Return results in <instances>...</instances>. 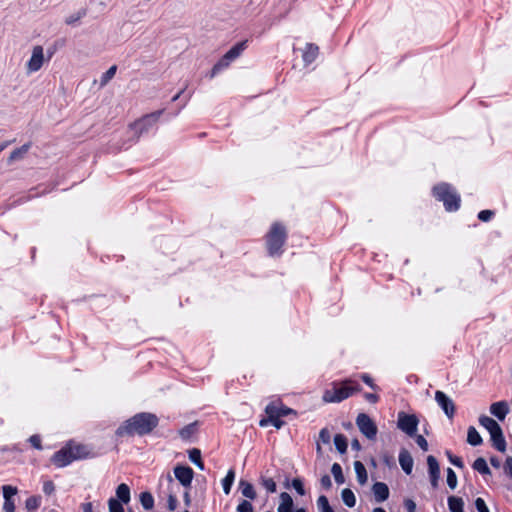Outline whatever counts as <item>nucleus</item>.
Instances as JSON below:
<instances>
[{"instance_id": "1", "label": "nucleus", "mask_w": 512, "mask_h": 512, "mask_svg": "<svg viewBox=\"0 0 512 512\" xmlns=\"http://www.w3.org/2000/svg\"><path fill=\"white\" fill-rule=\"evenodd\" d=\"M158 425V417L152 413H138L118 427V436L145 435L150 433Z\"/></svg>"}, {"instance_id": "2", "label": "nucleus", "mask_w": 512, "mask_h": 512, "mask_svg": "<svg viewBox=\"0 0 512 512\" xmlns=\"http://www.w3.org/2000/svg\"><path fill=\"white\" fill-rule=\"evenodd\" d=\"M89 454L90 452L87 446L82 444L69 443L52 456L51 462L55 466L62 468L75 460L88 457Z\"/></svg>"}, {"instance_id": "3", "label": "nucleus", "mask_w": 512, "mask_h": 512, "mask_svg": "<svg viewBox=\"0 0 512 512\" xmlns=\"http://www.w3.org/2000/svg\"><path fill=\"white\" fill-rule=\"evenodd\" d=\"M360 390V385L351 379L342 381L340 385L333 382L332 388L324 391L322 399L326 403H339Z\"/></svg>"}, {"instance_id": "4", "label": "nucleus", "mask_w": 512, "mask_h": 512, "mask_svg": "<svg viewBox=\"0 0 512 512\" xmlns=\"http://www.w3.org/2000/svg\"><path fill=\"white\" fill-rule=\"evenodd\" d=\"M433 194L437 200L443 202L447 211H456L460 207V196L455 189L446 183H441L433 188Z\"/></svg>"}, {"instance_id": "5", "label": "nucleus", "mask_w": 512, "mask_h": 512, "mask_svg": "<svg viewBox=\"0 0 512 512\" xmlns=\"http://www.w3.org/2000/svg\"><path fill=\"white\" fill-rule=\"evenodd\" d=\"M286 236V229L282 224L276 222L271 226L266 236L267 249L271 256L281 254V248L285 243Z\"/></svg>"}, {"instance_id": "6", "label": "nucleus", "mask_w": 512, "mask_h": 512, "mask_svg": "<svg viewBox=\"0 0 512 512\" xmlns=\"http://www.w3.org/2000/svg\"><path fill=\"white\" fill-rule=\"evenodd\" d=\"M52 54L45 58L44 48L41 45H35L32 48L31 56L25 64V70L27 74L38 72L45 62H48Z\"/></svg>"}, {"instance_id": "7", "label": "nucleus", "mask_w": 512, "mask_h": 512, "mask_svg": "<svg viewBox=\"0 0 512 512\" xmlns=\"http://www.w3.org/2000/svg\"><path fill=\"white\" fill-rule=\"evenodd\" d=\"M161 114H162V111H157V112H153L151 114H147L144 117H142L141 119L130 124L129 127L138 138L140 135L147 132L152 126H154L157 123Z\"/></svg>"}, {"instance_id": "8", "label": "nucleus", "mask_w": 512, "mask_h": 512, "mask_svg": "<svg viewBox=\"0 0 512 512\" xmlns=\"http://www.w3.org/2000/svg\"><path fill=\"white\" fill-rule=\"evenodd\" d=\"M419 420L414 414H406L405 412H399L397 418V427L406 433L410 437H414L417 428H418Z\"/></svg>"}, {"instance_id": "9", "label": "nucleus", "mask_w": 512, "mask_h": 512, "mask_svg": "<svg viewBox=\"0 0 512 512\" xmlns=\"http://www.w3.org/2000/svg\"><path fill=\"white\" fill-rule=\"evenodd\" d=\"M356 424L360 432L368 439L376 438L378 429L374 421L365 413H360L356 418Z\"/></svg>"}, {"instance_id": "10", "label": "nucleus", "mask_w": 512, "mask_h": 512, "mask_svg": "<svg viewBox=\"0 0 512 512\" xmlns=\"http://www.w3.org/2000/svg\"><path fill=\"white\" fill-rule=\"evenodd\" d=\"M435 400L448 418L451 419L454 417L455 405L451 398H449L444 392L438 390L435 392Z\"/></svg>"}, {"instance_id": "11", "label": "nucleus", "mask_w": 512, "mask_h": 512, "mask_svg": "<svg viewBox=\"0 0 512 512\" xmlns=\"http://www.w3.org/2000/svg\"><path fill=\"white\" fill-rule=\"evenodd\" d=\"M176 479L184 486L189 487L193 480L194 472L189 466L178 465L174 468Z\"/></svg>"}, {"instance_id": "12", "label": "nucleus", "mask_w": 512, "mask_h": 512, "mask_svg": "<svg viewBox=\"0 0 512 512\" xmlns=\"http://www.w3.org/2000/svg\"><path fill=\"white\" fill-rule=\"evenodd\" d=\"M490 413L499 420H504L509 413V406L506 401L494 402L490 406Z\"/></svg>"}, {"instance_id": "13", "label": "nucleus", "mask_w": 512, "mask_h": 512, "mask_svg": "<svg viewBox=\"0 0 512 512\" xmlns=\"http://www.w3.org/2000/svg\"><path fill=\"white\" fill-rule=\"evenodd\" d=\"M491 441L493 446L500 452L506 451V441L502 432L501 427L499 426L497 429L493 430L490 433Z\"/></svg>"}, {"instance_id": "14", "label": "nucleus", "mask_w": 512, "mask_h": 512, "mask_svg": "<svg viewBox=\"0 0 512 512\" xmlns=\"http://www.w3.org/2000/svg\"><path fill=\"white\" fill-rule=\"evenodd\" d=\"M372 492L374 494L375 500L379 503L387 500L389 497V488L387 484L383 482H376L372 486Z\"/></svg>"}, {"instance_id": "15", "label": "nucleus", "mask_w": 512, "mask_h": 512, "mask_svg": "<svg viewBox=\"0 0 512 512\" xmlns=\"http://www.w3.org/2000/svg\"><path fill=\"white\" fill-rule=\"evenodd\" d=\"M413 463L411 454L406 449H402L399 453V464L406 474H411Z\"/></svg>"}, {"instance_id": "16", "label": "nucleus", "mask_w": 512, "mask_h": 512, "mask_svg": "<svg viewBox=\"0 0 512 512\" xmlns=\"http://www.w3.org/2000/svg\"><path fill=\"white\" fill-rule=\"evenodd\" d=\"M280 503L277 512H293V499L287 492H282L279 496Z\"/></svg>"}, {"instance_id": "17", "label": "nucleus", "mask_w": 512, "mask_h": 512, "mask_svg": "<svg viewBox=\"0 0 512 512\" xmlns=\"http://www.w3.org/2000/svg\"><path fill=\"white\" fill-rule=\"evenodd\" d=\"M247 47V41H242L236 45H234L230 50H228L224 56L226 57V59H228L230 62H232L233 60H235L236 58H238L242 52L246 49Z\"/></svg>"}, {"instance_id": "18", "label": "nucleus", "mask_w": 512, "mask_h": 512, "mask_svg": "<svg viewBox=\"0 0 512 512\" xmlns=\"http://www.w3.org/2000/svg\"><path fill=\"white\" fill-rule=\"evenodd\" d=\"M30 147H31V144L26 143V144L22 145L21 147L13 150L8 157V163H12L14 161L23 159L24 156L29 151Z\"/></svg>"}, {"instance_id": "19", "label": "nucleus", "mask_w": 512, "mask_h": 512, "mask_svg": "<svg viewBox=\"0 0 512 512\" xmlns=\"http://www.w3.org/2000/svg\"><path fill=\"white\" fill-rule=\"evenodd\" d=\"M116 496L118 498V501L121 503L127 504L129 503L131 496H130V488L127 484L121 483L116 488Z\"/></svg>"}, {"instance_id": "20", "label": "nucleus", "mask_w": 512, "mask_h": 512, "mask_svg": "<svg viewBox=\"0 0 512 512\" xmlns=\"http://www.w3.org/2000/svg\"><path fill=\"white\" fill-rule=\"evenodd\" d=\"M319 48L315 44H307L305 51L303 53V60L306 64L312 63L317 55H318Z\"/></svg>"}, {"instance_id": "21", "label": "nucleus", "mask_w": 512, "mask_h": 512, "mask_svg": "<svg viewBox=\"0 0 512 512\" xmlns=\"http://www.w3.org/2000/svg\"><path fill=\"white\" fill-rule=\"evenodd\" d=\"M273 409L274 403H270L266 406L265 412L269 416L270 423L277 429H280L284 425V422L277 417V414H275L276 412Z\"/></svg>"}, {"instance_id": "22", "label": "nucleus", "mask_w": 512, "mask_h": 512, "mask_svg": "<svg viewBox=\"0 0 512 512\" xmlns=\"http://www.w3.org/2000/svg\"><path fill=\"white\" fill-rule=\"evenodd\" d=\"M354 469L359 484L364 485L368 480V475L365 466L360 461L354 462Z\"/></svg>"}, {"instance_id": "23", "label": "nucleus", "mask_w": 512, "mask_h": 512, "mask_svg": "<svg viewBox=\"0 0 512 512\" xmlns=\"http://www.w3.org/2000/svg\"><path fill=\"white\" fill-rule=\"evenodd\" d=\"M241 493L248 499L254 500L256 498V492L253 485L245 480H241L239 483Z\"/></svg>"}, {"instance_id": "24", "label": "nucleus", "mask_w": 512, "mask_h": 512, "mask_svg": "<svg viewBox=\"0 0 512 512\" xmlns=\"http://www.w3.org/2000/svg\"><path fill=\"white\" fill-rule=\"evenodd\" d=\"M482 437L475 427L470 426L467 432V442L472 446H478L482 443Z\"/></svg>"}, {"instance_id": "25", "label": "nucleus", "mask_w": 512, "mask_h": 512, "mask_svg": "<svg viewBox=\"0 0 512 512\" xmlns=\"http://www.w3.org/2000/svg\"><path fill=\"white\" fill-rule=\"evenodd\" d=\"M448 507L451 512H464V502L460 497L450 496L448 498Z\"/></svg>"}, {"instance_id": "26", "label": "nucleus", "mask_w": 512, "mask_h": 512, "mask_svg": "<svg viewBox=\"0 0 512 512\" xmlns=\"http://www.w3.org/2000/svg\"><path fill=\"white\" fill-rule=\"evenodd\" d=\"M479 423L489 432V434L500 426L494 419L486 415L479 417Z\"/></svg>"}, {"instance_id": "27", "label": "nucleus", "mask_w": 512, "mask_h": 512, "mask_svg": "<svg viewBox=\"0 0 512 512\" xmlns=\"http://www.w3.org/2000/svg\"><path fill=\"white\" fill-rule=\"evenodd\" d=\"M341 498H342V501L344 502V504L349 508L354 507L356 504V497H355L353 491L349 488H345L342 490Z\"/></svg>"}, {"instance_id": "28", "label": "nucleus", "mask_w": 512, "mask_h": 512, "mask_svg": "<svg viewBox=\"0 0 512 512\" xmlns=\"http://www.w3.org/2000/svg\"><path fill=\"white\" fill-rule=\"evenodd\" d=\"M234 479H235V471L233 469H230L227 472L226 476L222 480L223 491L226 495H228L230 493Z\"/></svg>"}, {"instance_id": "29", "label": "nucleus", "mask_w": 512, "mask_h": 512, "mask_svg": "<svg viewBox=\"0 0 512 512\" xmlns=\"http://www.w3.org/2000/svg\"><path fill=\"white\" fill-rule=\"evenodd\" d=\"M140 503L145 510H151L154 507V498L148 491L140 494Z\"/></svg>"}, {"instance_id": "30", "label": "nucleus", "mask_w": 512, "mask_h": 512, "mask_svg": "<svg viewBox=\"0 0 512 512\" xmlns=\"http://www.w3.org/2000/svg\"><path fill=\"white\" fill-rule=\"evenodd\" d=\"M473 469L483 475H487V474L491 473L486 460L482 457H479L474 461Z\"/></svg>"}, {"instance_id": "31", "label": "nucleus", "mask_w": 512, "mask_h": 512, "mask_svg": "<svg viewBox=\"0 0 512 512\" xmlns=\"http://www.w3.org/2000/svg\"><path fill=\"white\" fill-rule=\"evenodd\" d=\"M334 444L339 453L343 454L347 451V439L343 434H336Z\"/></svg>"}, {"instance_id": "32", "label": "nucleus", "mask_w": 512, "mask_h": 512, "mask_svg": "<svg viewBox=\"0 0 512 512\" xmlns=\"http://www.w3.org/2000/svg\"><path fill=\"white\" fill-rule=\"evenodd\" d=\"M189 459L193 462L199 469L204 470V464L201 459V452L199 449L193 448L189 451Z\"/></svg>"}, {"instance_id": "33", "label": "nucleus", "mask_w": 512, "mask_h": 512, "mask_svg": "<svg viewBox=\"0 0 512 512\" xmlns=\"http://www.w3.org/2000/svg\"><path fill=\"white\" fill-rule=\"evenodd\" d=\"M427 465H428V471L429 475H440V468L437 459L429 455L427 457Z\"/></svg>"}, {"instance_id": "34", "label": "nucleus", "mask_w": 512, "mask_h": 512, "mask_svg": "<svg viewBox=\"0 0 512 512\" xmlns=\"http://www.w3.org/2000/svg\"><path fill=\"white\" fill-rule=\"evenodd\" d=\"M331 472L337 484H343L345 482V478L340 464L334 463L331 467Z\"/></svg>"}, {"instance_id": "35", "label": "nucleus", "mask_w": 512, "mask_h": 512, "mask_svg": "<svg viewBox=\"0 0 512 512\" xmlns=\"http://www.w3.org/2000/svg\"><path fill=\"white\" fill-rule=\"evenodd\" d=\"M41 504V497L40 496H31L26 499L25 501V507L29 511H34L39 508Z\"/></svg>"}, {"instance_id": "36", "label": "nucleus", "mask_w": 512, "mask_h": 512, "mask_svg": "<svg viewBox=\"0 0 512 512\" xmlns=\"http://www.w3.org/2000/svg\"><path fill=\"white\" fill-rule=\"evenodd\" d=\"M117 71L116 65L111 66L102 76L100 80V85L103 87L107 85V83L115 76Z\"/></svg>"}, {"instance_id": "37", "label": "nucleus", "mask_w": 512, "mask_h": 512, "mask_svg": "<svg viewBox=\"0 0 512 512\" xmlns=\"http://www.w3.org/2000/svg\"><path fill=\"white\" fill-rule=\"evenodd\" d=\"M261 485L270 493L276 492V483L272 478L261 477Z\"/></svg>"}, {"instance_id": "38", "label": "nucleus", "mask_w": 512, "mask_h": 512, "mask_svg": "<svg viewBox=\"0 0 512 512\" xmlns=\"http://www.w3.org/2000/svg\"><path fill=\"white\" fill-rule=\"evenodd\" d=\"M4 500H12L18 492L17 488L11 485H4L2 487Z\"/></svg>"}, {"instance_id": "39", "label": "nucleus", "mask_w": 512, "mask_h": 512, "mask_svg": "<svg viewBox=\"0 0 512 512\" xmlns=\"http://www.w3.org/2000/svg\"><path fill=\"white\" fill-rule=\"evenodd\" d=\"M108 507H109V512H124L122 503L114 498L109 499Z\"/></svg>"}, {"instance_id": "40", "label": "nucleus", "mask_w": 512, "mask_h": 512, "mask_svg": "<svg viewBox=\"0 0 512 512\" xmlns=\"http://www.w3.org/2000/svg\"><path fill=\"white\" fill-rule=\"evenodd\" d=\"M273 410L276 412L275 414H277V417H279V418L287 416L290 413H293L292 409L285 407L283 405H280V404H275V403H274Z\"/></svg>"}, {"instance_id": "41", "label": "nucleus", "mask_w": 512, "mask_h": 512, "mask_svg": "<svg viewBox=\"0 0 512 512\" xmlns=\"http://www.w3.org/2000/svg\"><path fill=\"white\" fill-rule=\"evenodd\" d=\"M447 484L451 489H455L457 486V476L453 469H447Z\"/></svg>"}, {"instance_id": "42", "label": "nucleus", "mask_w": 512, "mask_h": 512, "mask_svg": "<svg viewBox=\"0 0 512 512\" xmlns=\"http://www.w3.org/2000/svg\"><path fill=\"white\" fill-rule=\"evenodd\" d=\"M85 15V11H78L65 19L67 25H73Z\"/></svg>"}, {"instance_id": "43", "label": "nucleus", "mask_w": 512, "mask_h": 512, "mask_svg": "<svg viewBox=\"0 0 512 512\" xmlns=\"http://www.w3.org/2000/svg\"><path fill=\"white\" fill-rule=\"evenodd\" d=\"M237 512H253V506L249 501L242 500L237 506Z\"/></svg>"}, {"instance_id": "44", "label": "nucleus", "mask_w": 512, "mask_h": 512, "mask_svg": "<svg viewBox=\"0 0 512 512\" xmlns=\"http://www.w3.org/2000/svg\"><path fill=\"white\" fill-rule=\"evenodd\" d=\"M292 486L299 495L303 496L305 494L303 483L299 478H295L292 480Z\"/></svg>"}, {"instance_id": "45", "label": "nucleus", "mask_w": 512, "mask_h": 512, "mask_svg": "<svg viewBox=\"0 0 512 512\" xmlns=\"http://www.w3.org/2000/svg\"><path fill=\"white\" fill-rule=\"evenodd\" d=\"M475 507L477 509L478 512H490L485 501L478 497L476 500H475Z\"/></svg>"}, {"instance_id": "46", "label": "nucleus", "mask_w": 512, "mask_h": 512, "mask_svg": "<svg viewBox=\"0 0 512 512\" xmlns=\"http://www.w3.org/2000/svg\"><path fill=\"white\" fill-rule=\"evenodd\" d=\"M319 439L324 443V444H328L331 440V435H330V432L327 428H323L321 429L320 433H319Z\"/></svg>"}, {"instance_id": "47", "label": "nucleus", "mask_w": 512, "mask_h": 512, "mask_svg": "<svg viewBox=\"0 0 512 512\" xmlns=\"http://www.w3.org/2000/svg\"><path fill=\"white\" fill-rule=\"evenodd\" d=\"M493 215H494V212L491 210H482L479 212L478 218H479V220H481L483 222H487L492 218Z\"/></svg>"}, {"instance_id": "48", "label": "nucleus", "mask_w": 512, "mask_h": 512, "mask_svg": "<svg viewBox=\"0 0 512 512\" xmlns=\"http://www.w3.org/2000/svg\"><path fill=\"white\" fill-rule=\"evenodd\" d=\"M415 440H416V443L418 444V446L423 451H427L428 450V442H427V440L422 435H416L415 434Z\"/></svg>"}, {"instance_id": "49", "label": "nucleus", "mask_w": 512, "mask_h": 512, "mask_svg": "<svg viewBox=\"0 0 512 512\" xmlns=\"http://www.w3.org/2000/svg\"><path fill=\"white\" fill-rule=\"evenodd\" d=\"M29 442L30 444L37 450H41L42 449V445H41V438L39 435H32L30 438H29Z\"/></svg>"}, {"instance_id": "50", "label": "nucleus", "mask_w": 512, "mask_h": 512, "mask_svg": "<svg viewBox=\"0 0 512 512\" xmlns=\"http://www.w3.org/2000/svg\"><path fill=\"white\" fill-rule=\"evenodd\" d=\"M447 456L449 458V461L456 467L462 468L464 466L463 461L460 457L453 456L450 452H447Z\"/></svg>"}, {"instance_id": "51", "label": "nucleus", "mask_w": 512, "mask_h": 512, "mask_svg": "<svg viewBox=\"0 0 512 512\" xmlns=\"http://www.w3.org/2000/svg\"><path fill=\"white\" fill-rule=\"evenodd\" d=\"M55 486L52 481H46L43 484V492L47 495H50L54 492Z\"/></svg>"}, {"instance_id": "52", "label": "nucleus", "mask_w": 512, "mask_h": 512, "mask_svg": "<svg viewBox=\"0 0 512 512\" xmlns=\"http://www.w3.org/2000/svg\"><path fill=\"white\" fill-rule=\"evenodd\" d=\"M167 502H168V509L170 511H174L176 509L177 503H178L176 496L173 494H169Z\"/></svg>"}, {"instance_id": "53", "label": "nucleus", "mask_w": 512, "mask_h": 512, "mask_svg": "<svg viewBox=\"0 0 512 512\" xmlns=\"http://www.w3.org/2000/svg\"><path fill=\"white\" fill-rule=\"evenodd\" d=\"M3 511L4 512H14L15 511V504H14L13 499L12 500H4Z\"/></svg>"}, {"instance_id": "54", "label": "nucleus", "mask_w": 512, "mask_h": 512, "mask_svg": "<svg viewBox=\"0 0 512 512\" xmlns=\"http://www.w3.org/2000/svg\"><path fill=\"white\" fill-rule=\"evenodd\" d=\"M320 483L325 489H329L332 486V481L329 475H323L320 479Z\"/></svg>"}, {"instance_id": "55", "label": "nucleus", "mask_w": 512, "mask_h": 512, "mask_svg": "<svg viewBox=\"0 0 512 512\" xmlns=\"http://www.w3.org/2000/svg\"><path fill=\"white\" fill-rule=\"evenodd\" d=\"M230 61L226 59V57L223 55V57L215 64L220 70L227 68L230 65Z\"/></svg>"}, {"instance_id": "56", "label": "nucleus", "mask_w": 512, "mask_h": 512, "mask_svg": "<svg viewBox=\"0 0 512 512\" xmlns=\"http://www.w3.org/2000/svg\"><path fill=\"white\" fill-rule=\"evenodd\" d=\"M362 380L372 389L377 390L378 387L373 383L372 378L368 374H363L361 376Z\"/></svg>"}, {"instance_id": "57", "label": "nucleus", "mask_w": 512, "mask_h": 512, "mask_svg": "<svg viewBox=\"0 0 512 512\" xmlns=\"http://www.w3.org/2000/svg\"><path fill=\"white\" fill-rule=\"evenodd\" d=\"M405 507L408 510V512H415L416 510V504L413 500L407 499L405 501Z\"/></svg>"}, {"instance_id": "58", "label": "nucleus", "mask_w": 512, "mask_h": 512, "mask_svg": "<svg viewBox=\"0 0 512 512\" xmlns=\"http://www.w3.org/2000/svg\"><path fill=\"white\" fill-rule=\"evenodd\" d=\"M365 399L370 403H376L379 400V397L377 394L374 393H366L364 395Z\"/></svg>"}, {"instance_id": "59", "label": "nucleus", "mask_w": 512, "mask_h": 512, "mask_svg": "<svg viewBox=\"0 0 512 512\" xmlns=\"http://www.w3.org/2000/svg\"><path fill=\"white\" fill-rule=\"evenodd\" d=\"M505 471L512 478V458L511 457L507 458V460L505 462Z\"/></svg>"}, {"instance_id": "60", "label": "nucleus", "mask_w": 512, "mask_h": 512, "mask_svg": "<svg viewBox=\"0 0 512 512\" xmlns=\"http://www.w3.org/2000/svg\"><path fill=\"white\" fill-rule=\"evenodd\" d=\"M83 512H93L92 503L87 502L82 505Z\"/></svg>"}, {"instance_id": "61", "label": "nucleus", "mask_w": 512, "mask_h": 512, "mask_svg": "<svg viewBox=\"0 0 512 512\" xmlns=\"http://www.w3.org/2000/svg\"><path fill=\"white\" fill-rule=\"evenodd\" d=\"M440 475H430L431 485L437 487Z\"/></svg>"}, {"instance_id": "62", "label": "nucleus", "mask_w": 512, "mask_h": 512, "mask_svg": "<svg viewBox=\"0 0 512 512\" xmlns=\"http://www.w3.org/2000/svg\"><path fill=\"white\" fill-rule=\"evenodd\" d=\"M351 446L355 450H360L361 449V445H360V443H359V441L357 439L352 441Z\"/></svg>"}, {"instance_id": "63", "label": "nucleus", "mask_w": 512, "mask_h": 512, "mask_svg": "<svg viewBox=\"0 0 512 512\" xmlns=\"http://www.w3.org/2000/svg\"><path fill=\"white\" fill-rule=\"evenodd\" d=\"M219 71L221 70L216 65H214L210 73V78L215 77Z\"/></svg>"}, {"instance_id": "64", "label": "nucleus", "mask_w": 512, "mask_h": 512, "mask_svg": "<svg viewBox=\"0 0 512 512\" xmlns=\"http://www.w3.org/2000/svg\"><path fill=\"white\" fill-rule=\"evenodd\" d=\"M490 462H491V464H492L494 467H496V468H498V467L500 466V463H499V461H498V459H497V458L492 457V458L490 459Z\"/></svg>"}]
</instances>
